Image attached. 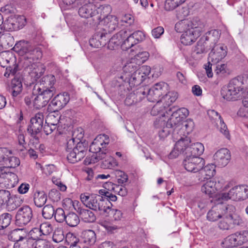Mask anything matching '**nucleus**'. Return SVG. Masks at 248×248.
Segmentation results:
<instances>
[{"mask_svg": "<svg viewBox=\"0 0 248 248\" xmlns=\"http://www.w3.org/2000/svg\"><path fill=\"white\" fill-rule=\"evenodd\" d=\"M15 49L19 55L23 56L22 66L29 74L37 78L40 77L42 73L41 65L36 62L42 56V51L38 47L33 46L27 41L21 40L16 43Z\"/></svg>", "mask_w": 248, "mask_h": 248, "instance_id": "1", "label": "nucleus"}, {"mask_svg": "<svg viewBox=\"0 0 248 248\" xmlns=\"http://www.w3.org/2000/svg\"><path fill=\"white\" fill-rule=\"evenodd\" d=\"M205 25L198 17L191 20H182L177 22L175 30L178 32H183L181 37V42L184 45H190L204 31Z\"/></svg>", "mask_w": 248, "mask_h": 248, "instance_id": "2", "label": "nucleus"}, {"mask_svg": "<svg viewBox=\"0 0 248 248\" xmlns=\"http://www.w3.org/2000/svg\"><path fill=\"white\" fill-rule=\"evenodd\" d=\"M76 138H72L67 142L66 151L67 152V159L69 163H75L80 161L85 156L87 152V146L85 143L78 142L75 146V139L80 140L83 137L82 129L75 130L73 136Z\"/></svg>", "mask_w": 248, "mask_h": 248, "instance_id": "3", "label": "nucleus"}, {"mask_svg": "<svg viewBox=\"0 0 248 248\" xmlns=\"http://www.w3.org/2000/svg\"><path fill=\"white\" fill-rule=\"evenodd\" d=\"M109 142L108 135L101 134L97 136L90 146V151L93 153L91 158L87 157L84 160L85 164L95 163L100 160L104 159L107 156L105 152L107 145Z\"/></svg>", "mask_w": 248, "mask_h": 248, "instance_id": "4", "label": "nucleus"}, {"mask_svg": "<svg viewBox=\"0 0 248 248\" xmlns=\"http://www.w3.org/2000/svg\"><path fill=\"white\" fill-rule=\"evenodd\" d=\"M166 113L167 115L171 114L166 124L173 130V138L177 139L176 135H179V131L182 129V122L188 115V110L184 108H176L173 107L166 110Z\"/></svg>", "mask_w": 248, "mask_h": 248, "instance_id": "5", "label": "nucleus"}, {"mask_svg": "<svg viewBox=\"0 0 248 248\" xmlns=\"http://www.w3.org/2000/svg\"><path fill=\"white\" fill-rule=\"evenodd\" d=\"M80 199L85 206L94 211L105 213L109 209V206L106 205V202L103 197L99 196L84 193L80 194Z\"/></svg>", "mask_w": 248, "mask_h": 248, "instance_id": "6", "label": "nucleus"}, {"mask_svg": "<svg viewBox=\"0 0 248 248\" xmlns=\"http://www.w3.org/2000/svg\"><path fill=\"white\" fill-rule=\"evenodd\" d=\"M218 223V228L222 230H229L233 228L236 225H239L242 222V219L235 213V208L232 205L228 207L223 215L220 218Z\"/></svg>", "mask_w": 248, "mask_h": 248, "instance_id": "7", "label": "nucleus"}, {"mask_svg": "<svg viewBox=\"0 0 248 248\" xmlns=\"http://www.w3.org/2000/svg\"><path fill=\"white\" fill-rule=\"evenodd\" d=\"M244 90L240 79L237 77L232 78L227 87H224L221 91L222 97L228 101H234L240 97Z\"/></svg>", "mask_w": 248, "mask_h": 248, "instance_id": "8", "label": "nucleus"}, {"mask_svg": "<svg viewBox=\"0 0 248 248\" xmlns=\"http://www.w3.org/2000/svg\"><path fill=\"white\" fill-rule=\"evenodd\" d=\"M112 216L110 221H104L101 225L106 231L109 233H114L121 228V221L123 218V213L121 211L112 209L109 206L108 212H106Z\"/></svg>", "mask_w": 248, "mask_h": 248, "instance_id": "9", "label": "nucleus"}, {"mask_svg": "<svg viewBox=\"0 0 248 248\" xmlns=\"http://www.w3.org/2000/svg\"><path fill=\"white\" fill-rule=\"evenodd\" d=\"M16 62V58L12 52L3 51L0 53V65L3 67H6L4 74L5 77L9 78L11 75H15L19 70Z\"/></svg>", "mask_w": 248, "mask_h": 248, "instance_id": "10", "label": "nucleus"}, {"mask_svg": "<svg viewBox=\"0 0 248 248\" xmlns=\"http://www.w3.org/2000/svg\"><path fill=\"white\" fill-rule=\"evenodd\" d=\"M248 198V186L242 185L235 186L228 193H221L218 195V199L225 201L232 199L233 201H243Z\"/></svg>", "mask_w": 248, "mask_h": 248, "instance_id": "11", "label": "nucleus"}, {"mask_svg": "<svg viewBox=\"0 0 248 248\" xmlns=\"http://www.w3.org/2000/svg\"><path fill=\"white\" fill-rule=\"evenodd\" d=\"M53 90L43 91L38 85H35L33 89V106L36 109H40L45 107L53 95Z\"/></svg>", "mask_w": 248, "mask_h": 248, "instance_id": "12", "label": "nucleus"}, {"mask_svg": "<svg viewBox=\"0 0 248 248\" xmlns=\"http://www.w3.org/2000/svg\"><path fill=\"white\" fill-rule=\"evenodd\" d=\"M151 72V68L147 65L139 67L138 69L131 75L127 80L131 87L141 84L148 77Z\"/></svg>", "mask_w": 248, "mask_h": 248, "instance_id": "13", "label": "nucleus"}, {"mask_svg": "<svg viewBox=\"0 0 248 248\" xmlns=\"http://www.w3.org/2000/svg\"><path fill=\"white\" fill-rule=\"evenodd\" d=\"M32 216V209L29 206L20 207L16 215V225L20 227L26 225L31 221Z\"/></svg>", "mask_w": 248, "mask_h": 248, "instance_id": "14", "label": "nucleus"}, {"mask_svg": "<svg viewBox=\"0 0 248 248\" xmlns=\"http://www.w3.org/2000/svg\"><path fill=\"white\" fill-rule=\"evenodd\" d=\"M168 85L164 82H160L155 84L149 90H147V99L150 102H155L160 100L159 98L164 96L167 91Z\"/></svg>", "mask_w": 248, "mask_h": 248, "instance_id": "15", "label": "nucleus"}, {"mask_svg": "<svg viewBox=\"0 0 248 248\" xmlns=\"http://www.w3.org/2000/svg\"><path fill=\"white\" fill-rule=\"evenodd\" d=\"M204 163V160L202 158L188 155L183 161L185 169L188 171L193 172H196L202 170Z\"/></svg>", "mask_w": 248, "mask_h": 248, "instance_id": "16", "label": "nucleus"}, {"mask_svg": "<svg viewBox=\"0 0 248 248\" xmlns=\"http://www.w3.org/2000/svg\"><path fill=\"white\" fill-rule=\"evenodd\" d=\"M44 115L42 113H36L31 119L30 124L29 125L27 131L32 137L36 136L41 132L43 128Z\"/></svg>", "mask_w": 248, "mask_h": 248, "instance_id": "17", "label": "nucleus"}, {"mask_svg": "<svg viewBox=\"0 0 248 248\" xmlns=\"http://www.w3.org/2000/svg\"><path fill=\"white\" fill-rule=\"evenodd\" d=\"M69 100L70 96L67 93H59L51 100L48 109L51 111H57L65 106Z\"/></svg>", "mask_w": 248, "mask_h": 248, "instance_id": "18", "label": "nucleus"}, {"mask_svg": "<svg viewBox=\"0 0 248 248\" xmlns=\"http://www.w3.org/2000/svg\"><path fill=\"white\" fill-rule=\"evenodd\" d=\"M26 23V19L24 16L17 18H11L5 20L3 25L4 29L7 31H13L22 28Z\"/></svg>", "mask_w": 248, "mask_h": 248, "instance_id": "19", "label": "nucleus"}, {"mask_svg": "<svg viewBox=\"0 0 248 248\" xmlns=\"http://www.w3.org/2000/svg\"><path fill=\"white\" fill-rule=\"evenodd\" d=\"M9 240L13 242H18L24 241L26 243V247L29 248V239L28 238V230L25 228L16 229L12 231L8 235Z\"/></svg>", "mask_w": 248, "mask_h": 248, "instance_id": "20", "label": "nucleus"}, {"mask_svg": "<svg viewBox=\"0 0 248 248\" xmlns=\"http://www.w3.org/2000/svg\"><path fill=\"white\" fill-rule=\"evenodd\" d=\"M213 157L217 166L219 167H225L231 159V153L227 149L222 148L218 150Z\"/></svg>", "mask_w": 248, "mask_h": 248, "instance_id": "21", "label": "nucleus"}, {"mask_svg": "<svg viewBox=\"0 0 248 248\" xmlns=\"http://www.w3.org/2000/svg\"><path fill=\"white\" fill-rule=\"evenodd\" d=\"M230 204H217L213 207L207 214V218L210 221H216L221 217Z\"/></svg>", "mask_w": 248, "mask_h": 248, "instance_id": "22", "label": "nucleus"}, {"mask_svg": "<svg viewBox=\"0 0 248 248\" xmlns=\"http://www.w3.org/2000/svg\"><path fill=\"white\" fill-rule=\"evenodd\" d=\"M222 188L221 184L219 181L217 183L214 180H209L206 182L201 187V191L210 197H213L216 195L217 191Z\"/></svg>", "mask_w": 248, "mask_h": 248, "instance_id": "23", "label": "nucleus"}, {"mask_svg": "<svg viewBox=\"0 0 248 248\" xmlns=\"http://www.w3.org/2000/svg\"><path fill=\"white\" fill-rule=\"evenodd\" d=\"M17 176L7 170L5 167H0V182L11 186H14Z\"/></svg>", "mask_w": 248, "mask_h": 248, "instance_id": "24", "label": "nucleus"}, {"mask_svg": "<svg viewBox=\"0 0 248 248\" xmlns=\"http://www.w3.org/2000/svg\"><path fill=\"white\" fill-rule=\"evenodd\" d=\"M104 25L102 31L110 33L115 31L118 27V20L117 16L113 15H108L102 21Z\"/></svg>", "mask_w": 248, "mask_h": 248, "instance_id": "25", "label": "nucleus"}, {"mask_svg": "<svg viewBox=\"0 0 248 248\" xmlns=\"http://www.w3.org/2000/svg\"><path fill=\"white\" fill-rule=\"evenodd\" d=\"M55 83V77L52 75L46 76L43 77L41 82L38 85L41 90L43 91H52L53 90V95L56 92L55 88L53 86Z\"/></svg>", "mask_w": 248, "mask_h": 248, "instance_id": "26", "label": "nucleus"}, {"mask_svg": "<svg viewBox=\"0 0 248 248\" xmlns=\"http://www.w3.org/2000/svg\"><path fill=\"white\" fill-rule=\"evenodd\" d=\"M60 117L55 116L54 114H49L45 124L43 127L44 133L46 135L50 134L56 128L59 124Z\"/></svg>", "mask_w": 248, "mask_h": 248, "instance_id": "27", "label": "nucleus"}, {"mask_svg": "<svg viewBox=\"0 0 248 248\" xmlns=\"http://www.w3.org/2000/svg\"><path fill=\"white\" fill-rule=\"evenodd\" d=\"M107 34L106 32H104L101 31H97L89 41L90 46L96 48L105 46L107 42Z\"/></svg>", "mask_w": 248, "mask_h": 248, "instance_id": "28", "label": "nucleus"}, {"mask_svg": "<svg viewBox=\"0 0 248 248\" xmlns=\"http://www.w3.org/2000/svg\"><path fill=\"white\" fill-rule=\"evenodd\" d=\"M126 35V30H122L114 34L108 41V48L114 49L119 46H121L123 40L125 39Z\"/></svg>", "mask_w": 248, "mask_h": 248, "instance_id": "29", "label": "nucleus"}, {"mask_svg": "<svg viewBox=\"0 0 248 248\" xmlns=\"http://www.w3.org/2000/svg\"><path fill=\"white\" fill-rule=\"evenodd\" d=\"M97 13L95 6L91 2L84 4L78 10L79 15L85 18L93 17Z\"/></svg>", "mask_w": 248, "mask_h": 248, "instance_id": "30", "label": "nucleus"}, {"mask_svg": "<svg viewBox=\"0 0 248 248\" xmlns=\"http://www.w3.org/2000/svg\"><path fill=\"white\" fill-rule=\"evenodd\" d=\"M154 125L156 128L159 129L158 133L160 139L165 138L170 132L171 128L167 126L165 120L156 119L154 122Z\"/></svg>", "mask_w": 248, "mask_h": 248, "instance_id": "31", "label": "nucleus"}, {"mask_svg": "<svg viewBox=\"0 0 248 248\" xmlns=\"http://www.w3.org/2000/svg\"><path fill=\"white\" fill-rule=\"evenodd\" d=\"M223 58L217 54L214 51L212 50L209 54L208 62L207 65H205V69L206 70L207 76L208 78H212L213 74L212 71V65L213 64L218 63Z\"/></svg>", "mask_w": 248, "mask_h": 248, "instance_id": "32", "label": "nucleus"}, {"mask_svg": "<svg viewBox=\"0 0 248 248\" xmlns=\"http://www.w3.org/2000/svg\"><path fill=\"white\" fill-rule=\"evenodd\" d=\"M137 65L138 64L135 61L125 64L123 67L124 73L123 75L118 77V78L124 82H126L127 80L131 77V75L138 69L139 66Z\"/></svg>", "mask_w": 248, "mask_h": 248, "instance_id": "33", "label": "nucleus"}, {"mask_svg": "<svg viewBox=\"0 0 248 248\" xmlns=\"http://www.w3.org/2000/svg\"><path fill=\"white\" fill-rule=\"evenodd\" d=\"M75 210L79 214L81 219L85 222L92 223L96 220L94 214L91 210L80 207L75 208Z\"/></svg>", "mask_w": 248, "mask_h": 248, "instance_id": "34", "label": "nucleus"}, {"mask_svg": "<svg viewBox=\"0 0 248 248\" xmlns=\"http://www.w3.org/2000/svg\"><path fill=\"white\" fill-rule=\"evenodd\" d=\"M156 104L152 108L151 114L153 116H156L160 114L161 117H159L157 119H162V120H165L166 115L164 112L165 109L168 110L169 108H166V106H164V104L161 102V100L156 101Z\"/></svg>", "mask_w": 248, "mask_h": 248, "instance_id": "35", "label": "nucleus"}, {"mask_svg": "<svg viewBox=\"0 0 248 248\" xmlns=\"http://www.w3.org/2000/svg\"><path fill=\"white\" fill-rule=\"evenodd\" d=\"M181 135V133L180 135H176V137H177V139H174L175 140H178L175 145V149L181 151L182 153L185 151L187 152V148L189 147L188 145L190 142V140L189 138L187 137L183 138Z\"/></svg>", "mask_w": 248, "mask_h": 248, "instance_id": "36", "label": "nucleus"}, {"mask_svg": "<svg viewBox=\"0 0 248 248\" xmlns=\"http://www.w3.org/2000/svg\"><path fill=\"white\" fill-rule=\"evenodd\" d=\"M204 148L203 144L200 142H196L192 144L187 148L186 154H190L189 155L193 157H199L204 151Z\"/></svg>", "mask_w": 248, "mask_h": 248, "instance_id": "37", "label": "nucleus"}, {"mask_svg": "<svg viewBox=\"0 0 248 248\" xmlns=\"http://www.w3.org/2000/svg\"><path fill=\"white\" fill-rule=\"evenodd\" d=\"M22 78L16 76L11 82L12 94L13 97L19 95L23 89Z\"/></svg>", "mask_w": 248, "mask_h": 248, "instance_id": "38", "label": "nucleus"}, {"mask_svg": "<svg viewBox=\"0 0 248 248\" xmlns=\"http://www.w3.org/2000/svg\"><path fill=\"white\" fill-rule=\"evenodd\" d=\"M221 245L225 248H232L240 246L234 233L225 238L221 242Z\"/></svg>", "mask_w": 248, "mask_h": 248, "instance_id": "39", "label": "nucleus"}, {"mask_svg": "<svg viewBox=\"0 0 248 248\" xmlns=\"http://www.w3.org/2000/svg\"><path fill=\"white\" fill-rule=\"evenodd\" d=\"M220 37L219 31L216 30H213L208 31L202 38H204L205 42H209L211 44H216Z\"/></svg>", "mask_w": 248, "mask_h": 248, "instance_id": "40", "label": "nucleus"}, {"mask_svg": "<svg viewBox=\"0 0 248 248\" xmlns=\"http://www.w3.org/2000/svg\"><path fill=\"white\" fill-rule=\"evenodd\" d=\"M84 242L88 245H93L96 241V237L95 232L91 230L84 231L82 233Z\"/></svg>", "mask_w": 248, "mask_h": 248, "instance_id": "41", "label": "nucleus"}, {"mask_svg": "<svg viewBox=\"0 0 248 248\" xmlns=\"http://www.w3.org/2000/svg\"><path fill=\"white\" fill-rule=\"evenodd\" d=\"M47 196L44 191H36L34 194V202L38 207H42L46 202Z\"/></svg>", "mask_w": 248, "mask_h": 248, "instance_id": "42", "label": "nucleus"}, {"mask_svg": "<svg viewBox=\"0 0 248 248\" xmlns=\"http://www.w3.org/2000/svg\"><path fill=\"white\" fill-rule=\"evenodd\" d=\"M177 97L178 94L176 92H170L167 93L166 91V93L164 94L160 100L166 106L169 107L176 101Z\"/></svg>", "mask_w": 248, "mask_h": 248, "instance_id": "43", "label": "nucleus"}, {"mask_svg": "<svg viewBox=\"0 0 248 248\" xmlns=\"http://www.w3.org/2000/svg\"><path fill=\"white\" fill-rule=\"evenodd\" d=\"M66 224L70 227L77 226L80 222L78 216L74 212H70L66 215L64 220Z\"/></svg>", "mask_w": 248, "mask_h": 248, "instance_id": "44", "label": "nucleus"}, {"mask_svg": "<svg viewBox=\"0 0 248 248\" xmlns=\"http://www.w3.org/2000/svg\"><path fill=\"white\" fill-rule=\"evenodd\" d=\"M3 162V165L6 166L5 167L6 169L7 168H15L20 164V161L18 158L15 156H9V155L8 156H5Z\"/></svg>", "mask_w": 248, "mask_h": 248, "instance_id": "45", "label": "nucleus"}, {"mask_svg": "<svg viewBox=\"0 0 248 248\" xmlns=\"http://www.w3.org/2000/svg\"><path fill=\"white\" fill-rule=\"evenodd\" d=\"M43 235L40 228H34L30 232L28 231V238L29 241V247L32 244L33 240L40 239V237Z\"/></svg>", "mask_w": 248, "mask_h": 248, "instance_id": "46", "label": "nucleus"}, {"mask_svg": "<svg viewBox=\"0 0 248 248\" xmlns=\"http://www.w3.org/2000/svg\"><path fill=\"white\" fill-rule=\"evenodd\" d=\"M200 171H201V173L202 175L205 176L204 179H208L213 177L215 174V165L213 164H208L204 168L203 167Z\"/></svg>", "mask_w": 248, "mask_h": 248, "instance_id": "47", "label": "nucleus"}, {"mask_svg": "<svg viewBox=\"0 0 248 248\" xmlns=\"http://www.w3.org/2000/svg\"><path fill=\"white\" fill-rule=\"evenodd\" d=\"M215 73L219 77H225L230 73V70L226 64H218L216 66Z\"/></svg>", "mask_w": 248, "mask_h": 248, "instance_id": "48", "label": "nucleus"}, {"mask_svg": "<svg viewBox=\"0 0 248 248\" xmlns=\"http://www.w3.org/2000/svg\"><path fill=\"white\" fill-rule=\"evenodd\" d=\"M126 35L121 45V48L123 50H127L136 44L133 38L129 35V31H126Z\"/></svg>", "mask_w": 248, "mask_h": 248, "instance_id": "49", "label": "nucleus"}, {"mask_svg": "<svg viewBox=\"0 0 248 248\" xmlns=\"http://www.w3.org/2000/svg\"><path fill=\"white\" fill-rule=\"evenodd\" d=\"M149 57V54L147 51H139L134 57L133 60L137 64L140 65L147 61Z\"/></svg>", "mask_w": 248, "mask_h": 248, "instance_id": "50", "label": "nucleus"}, {"mask_svg": "<svg viewBox=\"0 0 248 248\" xmlns=\"http://www.w3.org/2000/svg\"><path fill=\"white\" fill-rule=\"evenodd\" d=\"M12 216L9 213H4L0 216V230L7 228L11 223Z\"/></svg>", "mask_w": 248, "mask_h": 248, "instance_id": "51", "label": "nucleus"}, {"mask_svg": "<svg viewBox=\"0 0 248 248\" xmlns=\"http://www.w3.org/2000/svg\"><path fill=\"white\" fill-rule=\"evenodd\" d=\"M186 0H166L165 9L167 11H171L184 3Z\"/></svg>", "mask_w": 248, "mask_h": 248, "instance_id": "52", "label": "nucleus"}, {"mask_svg": "<svg viewBox=\"0 0 248 248\" xmlns=\"http://www.w3.org/2000/svg\"><path fill=\"white\" fill-rule=\"evenodd\" d=\"M212 50L219 55L220 58H224L227 53V46L222 44H219L215 45Z\"/></svg>", "mask_w": 248, "mask_h": 248, "instance_id": "53", "label": "nucleus"}, {"mask_svg": "<svg viewBox=\"0 0 248 248\" xmlns=\"http://www.w3.org/2000/svg\"><path fill=\"white\" fill-rule=\"evenodd\" d=\"M206 42H205L204 38H201L197 43L194 49V52L196 54H202L205 52L207 49L206 46Z\"/></svg>", "mask_w": 248, "mask_h": 248, "instance_id": "54", "label": "nucleus"}, {"mask_svg": "<svg viewBox=\"0 0 248 248\" xmlns=\"http://www.w3.org/2000/svg\"><path fill=\"white\" fill-rule=\"evenodd\" d=\"M234 233L240 246L248 241V231H238Z\"/></svg>", "mask_w": 248, "mask_h": 248, "instance_id": "55", "label": "nucleus"}, {"mask_svg": "<svg viewBox=\"0 0 248 248\" xmlns=\"http://www.w3.org/2000/svg\"><path fill=\"white\" fill-rule=\"evenodd\" d=\"M21 203V200L19 198L14 196L10 197L7 204L9 210L13 211L16 209Z\"/></svg>", "mask_w": 248, "mask_h": 248, "instance_id": "56", "label": "nucleus"}, {"mask_svg": "<svg viewBox=\"0 0 248 248\" xmlns=\"http://www.w3.org/2000/svg\"><path fill=\"white\" fill-rule=\"evenodd\" d=\"M54 211L53 207L50 204H48L44 207L42 210V215L46 219H50L54 216Z\"/></svg>", "mask_w": 248, "mask_h": 248, "instance_id": "57", "label": "nucleus"}, {"mask_svg": "<svg viewBox=\"0 0 248 248\" xmlns=\"http://www.w3.org/2000/svg\"><path fill=\"white\" fill-rule=\"evenodd\" d=\"M140 100L135 92L130 93L125 99L124 103L127 106H131L139 102Z\"/></svg>", "mask_w": 248, "mask_h": 248, "instance_id": "58", "label": "nucleus"}, {"mask_svg": "<svg viewBox=\"0 0 248 248\" xmlns=\"http://www.w3.org/2000/svg\"><path fill=\"white\" fill-rule=\"evenodd\" d=\"M40 229L43 235H47L53 231V227L49 222L42 223L40 226Z\"/></svg>", "mask_w": 248, "mask_h": 248, "instance_id": "59", "label": "nucleus"}, {"mask_svg": "<svg viewBox=\"0 0 248 248\" xmlns=\"http://www.w3.org/2000/svg\"><path fill=\"white\" fill-rule=\"evenodd\" d=\"M105 159L103 161L102 166L105 169H111L116 165V162L114 159L110 155H107Z\"/></svg>", "mask_w": 248, "mask_h": 248, "instance_id": "60", "label": "nucleus"}, {"mask_svg": "<svg viewBox=\"0 0 248 248\" xmlns=\"http://www.w3.org/2000/svg\"><path fill=\"white\" fill-rule=\"evenodd\" d=\"M33 248H54L50 243L45 239H38L32 244Z\"/></svg>", "mask_w": 248, "mask_h": 248, "instance_id": "61", "label": "nucleus"}, {"mask_svg": "<svg viewBox=\"0 0 248 248\" xmlns=\"http://www.w3.org/2000/svg\"><path fill=\"white\" fill-rule=\"evenodd\" d=\"M54 216L56 221L60 223L64 221L66 217L63 209L61 208H58L54 211Z\"/></svg>", "mask_w": 248, "mask_h": 248, "instance_id": "62", "label": "nucleus"}, {"mask_svg": "<svg viewBox=\"0 0 248 248\" xmlns=\"http://www.w3.org/2000/svg\"><path fill=\"white\" fill-rule=\"evenodd\" d=\"M64 238L63 231L61 228L56 229L53 233L52 239L56 243L62 242Z\"/></svg>", "mask_w": 248, "mask_h": 248, "instance_id": "63", "label": "nucleus"}, {"mask_svg": "<svg viewBox=\"0 0 248 248\" xmlns=\"http://www.w3.org/2000/svg\"><path fill=\"white\" fill-rule=\"evenodd\" d=\"M11 197V194L8 190H0V205L7 204Z\"/></svg>", "mask_w": 248, "mask_h": 248, "instance_id": "64", "label": "nucleus"}]
</instances>
